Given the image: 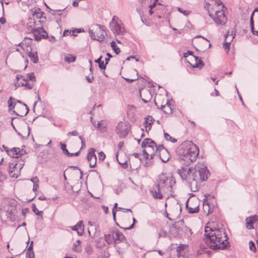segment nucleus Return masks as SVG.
Segmentation results:
<instances>
[{
  "mask_svg": "<svg viewBox=\"0 0 258 258\" xmlns=\"http://www.w3.org/2000/svg\"><path fill=\"white\" fill-rule=\"evenodd\" d=\"M156 154L159 157L161 160L166 163L169 160L170 158V154L168 151L164 148L163 145H159L158 148H156Z\"/></svg>",
  "mask_w": 258,
  "mask_h": 258,
  "instance_id": "nucleus-13",
  "label": "nucleus"
},
{
  "mask_svg": "<svg viewBox=\"0 0 258 258\" xmlns=\"http://www.w3.org/2000/svg\"><path fill=\"white\" fill-rule=\"evenodd\" d=\"M104 238L108 244H117L125 239L123 234L116 229L110 230L108 234L104 235Z\"/></svg>",
  "mask_w": 258,
  "mask_h": 258,
  "instance_id": "nucleus-9",
  "label": "nucleus"
},
{
  "mask_svg": "<svg viewBox=\"0 0 258 258\" xmlns=\"http://www.w3.org/2000/svg\"><path fill=\"white\" fill-rule=\"evenodd\" d=\"M111 47H112V49L114 50V52L118 54L120 52V49L117 47V45L116 44V43L115 41H112L111 43Z\"/></svg>",
  "mask_w": 258,
  "mask_h": 258,
  "instance_id": "nucleus-41",
  "label": "nucleus"
},
{
  "mask_svg": "<svg viewBox=\"0 0 258 258\" xmlns=\"http://www.w3.org/2000/svg\"><path fill=\"white\" fill-rule=\"evenodd\" d=\"M181 164L188 166L195 161L199 154V147L191 141H185L176 150Z\"/></svg>",
  "mask_w": 258,
  "mask_h": 258,
  "instance_id": "nucleus-2",
  "label": "nucleus"
},
{
  "mask_svg": "<svg viewBox=\"0 0 258 258\" xmlns=\"http://www.w3.org/2000/svg\"><path fill=\"white\" fill-rule=\"evenodd\" d=\"M164 138L167 141H170L171 142L174 143L176 142L177 140L171 137L168 133L164 132Z\"/></svg>",
  "mask_w": 258,
  "mask_h": 258,
  "instance_id": "nucleus-42",
  "label": "nucleus"
},
{
  "mask_svg": "<svg viewBox=\"0 0 258 258\" xmlns=\"http://www.w3.org/2000/svg\"><path fill=\"white\" fill-rule=\"evenodd\" d=\"M18 168L20 170L22 168L21 164L20 165L17 163L13 164L11 163L9 165V174L12 177H17V175L19 173Z\"/></svg>",
  "mask_w": 258,
  "mask_h": 258,
  "instance_id": "nucleus-20",
  "label": "nucleus"
},
{
  "mask_svg": "<svg viewBox=\"0 0 258 258\" xmlns=\"http://www.w3.org/2000/svg\"><path fill=\"white\" fill-rule=\"evenodd\" d=\"M175 183V180L171 175L163 174L159 175L157 184L163 190L164 194L172 196Z\"/></svg>",
  "mask_w": 258,
  "mask_h": 258,
  "instance_id": "nucleus-4",
  "label": "nucleus"
},
{
  "mask_svg": "<svg viewBox=\"0 0 258 258\" xmlns=\"http://www.w3.org/2000/svg\"><path fill=\"white\" fill-rule=\"evenodd\" d=\"M199 201L197 200H189V199L186 202V208L188 212L190 214L197 213L199 211Z\"/></svg>",
  "mask_w": 258,
  "mask_h": 258,
  "instance_id": "nucleus-14",
  "label": "nucleus"
},
{
  "mask_svg": "<svg viewBox=\"0 0 258 258\" xmlns=\"http://www.w3.org/2000/svg\"><path fill=\"white\" fill-rule=\"evenodd\" d=\"M95 26L98 28L99 31V32L96 33V35H100L101 33H103V32L105 30V27L103 25L96 24Z\"/></svg>",
  "mask_w": 258,
  "mask_h": 258,
  "instance_id": "nucleus-44",
  "label": "nucleus"
},
{
  "mask_svg": "<svg viewBox=\"0 0 258 258\" xmlns=\"http://www.w3.org/2000/svg\"><path fill=\"white\" fill-rule=\"evenodd\" d=\"M107 123L103 120L98 122L96 127L98 128L101 132H103L106 131Z\"/></svg>",
  "mask_w": 258,
  "mask_h": 258,
  "instance_id": "nucleus-36",
  "label": "nucleus"
},
{
  "mask_svg": "<svg viewBox=\"0 0 258 258\" xmlns=\"http://www.w3.org/2000/svg\"><path fill=\"white\" fill-rule=\"evenodd\" d=\"M130 126L125 122L120 121L115 127V132L120 138H125L128 134Z\"/></svg>",
  "mask_w": 258,
  "mask_h": 258,
  "instance_id": "nucleus-11",
  "label": "nucleus"
},
{
  "mask_svg": "<svg viewBox=\"0 0 258 258\" xmlns=\"http://www.w3.org/2000/svg\"><path fill=\"white\" fill-rule=\"evenodd\" d=\"M43 21L34 19V18L30 17L27 21L26 27L30 32L36 28L43 26Z\"/></svg>",
  "mask_w": 258,
  "mask_h": 258,
  "instance_id": "nucleus-16",
  "label": "nucleus"
},
{
  "mask_svg": "<svg viewBox=\"0 0 258 258\" xmlns=\"http://www.w3.org/2000/svg\"><path fill=\"white\" fill-rule=\"evenodd\" d=\"M96 150L94 148H90L87 154V160L89 166L91 168L95 167L97 162V157L95 154Z\"/></svg>",
  "mask_w": 258,
  "mask_h": 258,
  "instance_id": "nucleus-18",
  "label": "nucleus"
},
{
  "mask_svg": "<svg viewBox=\"0 0 258 258\" xmlns=\"http://www.w3.org/2000/svg\"><path fill=\"white\" fill-rule=\"evenodd\" d=\"M89 33L91 38L93 40L102 41L104 39V36L103 33H101L100 35H96L95 32H93V30L90 29Z\"/></svg>",
  "mask_w": 258,
  "mask_h": 258,
  "instance_id": "nucleus-28",
  "label": "nucleus"
},
{
  "mask_svg": "<svg viewBox=\"0 0 258 258\" xmlns=\"http://www.w3.org/2000/svg\"><path fill=\"white\" fill-rule=\"evenodd\" d=\"M99 67L101 70H105L106 68V64L103 61H101L99 63Z\"/></svg>",
  "mask_w": 258,
  "mask_h": 258,
  "instance_id": "nucleus-51",
  "label": "nucleus"
},
{
  "mask_svg": "<svg viewBox=\"0 0 258 258\" xmlns=\"http://www.w3.org/2000/svg\"><path fill=\"white\" fill-rule=\"evenodd\" d=\"M136 219L134 218H133V223L129 227L126 228V229L127 230H130V229H132L134 226V224L136 222Z\"/></svg>",
  "mask_w": 258,
  "mask_h": 258,
  "instance_id": "nucleus-56",
  "label": "nucleus"
},
{
  "mask_svg": "<svg viewBox=\"0 0 258 258\" xmlns=\"http://www.w3.org/2000/svg\"><path fill=\"white\" fill-rule=\"evenodd\" d=\"M249 247L250 250L255 252L256 250L254 243L252 241L249 242Z\"/></svg>",
  "mask_w": 258,
  "mask_h": 258,
  "instance_id": "nucleus-46",
  "label": "nucleus"
},
{
  "mask_svg": "<svg viewBox=\"0 0 258 258\" xmlns=\"http://www.w3.org/2000/svg\"><path fill=\"white\" fill-rule=\"evenodd\" d=\"M79 139L81 141V143H82V147L80 149V150H81L82 148H83L84 147H85V141H84V139L82 136H80Z\"/></svg>",
  "mask_w": 258,
  "mask_h": 258,
  "instance_id": "nucleus-54",
  "label": "nucleus"
},
{
  "mask_svg": "<svg viewBox=\"0 0 258 258\" xmlns=\"http://www.w3.org/2000/svg\"><path fill=\"white\" fill-rule=\"evenodd\" d=\"M140 96L142 101L144 103H147L151 100V95L149 90H143L142 92H140Z\"/></svg>",
  "mask_w": 258,
  "mask_h": 258,
  "instance_id": "nucleus-27",
  "label": "nucleus"
},
{
  "mask_svg": "<svg viewBox=\"0 0 258 258\" xmlns=\"http://www.w3.org/2000/svg\"><path fill=\"white\" fill-rule=\"evenodd\" d=\"M86 78L88 82H89L90 83H92L94 81V77H93V75H91V77H90V76H86Z\"/></svg>",
  "mask_w": 258,
  "mask_h": 258,
  "instance_id": "nucleus-50",
  "label": "nucleus"
},
{
  "mask_svg": "<svg viewBox=\"0 0 258 258\" xmlns=\"http://www.w3.org/2000/svg\"><path fill=\"white\" fill-rule=\"evenodd\" d=\"M204 239L207 246L213 250L224 249L229 245L228 237L222 225L209 222L205 227Z\"/></svg>",
  "mask_w": 258,
  "mask_h": 258,
  "instance_id": "nucleus-1",
  "label": "nucleus"
},
{
  "mask_svg": "<svg viewBox=\"0 0 258 258\" xmlns=\"http://www.w3.org/2000/svg\"><path fill=\"white\" fill-rule=\"evenodd\" d=\"M80 240H77L76 242L74 243L73 246V249L74 251L80 252L81 251V246H80Z\"/></svg>",
  "mask_w": 258,
  "mask_h": 258,
  "instance_id": "nucleus-40",
  "label": "nucleus"
},
{
  "mask_svg": "<svg viewBox=\"0 0 258 258\" xmlns=\"http://www.w3.org/2000/svg\"><path fill=\"white\" fill-rule=\"evenodd\" d=\"M210 175V172L207 166L204 164H201L196 167L191 175V178L193 181L203 182L206 180Z\"/></svg>",
  "mask_w": 258,
  "mask_h": 258,
  "instance_id": "nucleus-7",
  "label": "nucleus"
},
{
  "mask_svg": "<svg viewBox=\"0 0 258 258\" xmlns=\"http://www.w3.org/2000/svg\"><path fill=\"white\" fill-rule=\"evenodd\" d=\"M177 10L180 13H182L184 16H187L189 14V13L187 11L182 10L180 8H177Z\"/></svg>",
  "mask_w": 258,
  "mask_h": 258,
  "instance_id": "nucleus-49",
  "label": "nucleus"
},
{
  "mask_svg": "<svg viewBox=\"0 0 258 258\" xmlns=\"http://www.w3.org/2000/svg\"><path fill=\"white\" fill-rule=\"evenodd\" d=\"M185 60L189 64L188 66L192 68H199L201 69L204 65L203 61L194 55H191Z\"/></svg>",
  "mask_w": 258,
  "mask_h": 258,
  "instance_id": "nucleus-15",
  "label": "nucleus"
},
{
  "mask_svg": "<svg viewBox=\"0 0 258 258\" xmlns=\"http://www.w3.org/2000/svg\"><path fill=\"white\" fill-rule=\"evenodd\" d=\"M145 119V120L144 123V127H145L146 131L149 132L151 130L152 125L155 120L151 116H148Z\"/></svg>",
  "mask_w": 258,
  "mask_h": 258,
  "instance_id": "nucleus-25",
  "label": "nucleus"
},
{
  "mask_svg": "<svg viewBox=\"0 0 258 258\" xmlns=\"http://www.w3.org/2000/svg\"><path fill=\"white\" fill-rule=\"evenodd\" d=\"M222 5V2L220 0H205L204 8L217 25H224L227 22V18L223 10L218 8L220 6L223 8Z\"/></svg>",
  "mask_w": 258,
  "mask_h": 258,
  "instance_id": "nucleus-3",
  "label": "nucleus"
},
{
  "mask_svg": "<svg viewBox=\"0 0 258 258\" xmlns=\"http://www.w3.org/2000/svg\"><path fill=\"white\" fill-rule=\"evenodd\" d=\"M70 33V32L69 30H66L63 32V35L67 36V35H69Z\"/></svg>",
  "mask_w": 258,
  "mask_h": 258,
  "instance_id": "nucleus-63",
  "label": "nucleus"
},
{
  "mask_svg": "<svg viewBox=\"0 0 258 258\" xmlns=\"http://www.w3.org/2000/svg\"><path fill=\"white\" fill-rule=\"evenodd\" d=\"M156 148H158V146L155 144V146L153 147H148L147 149H144L143 151L144 157L145 159H153L156 154Z\"/></svg>",
  "mask_w": 258,
  "mask_h": 258,
  "instance_id": "nucleus-19",
  "label": "nucleus"
},
{
  "mask_svg": "<svg viewBox=\"0 0 258 258\" xmlns=\"http://www.w3.org/2000/svg\"><path fill=\"white\" fill-rule=\"evenodd\" d=\"M44 13L41 11L40 9H37L32 12L31 18H34V19L40 20L43 21V24L46 20V17L44 16Z\"/></svg>",
  "mask_w": 258,
  "mask_h": 258,
  "instance_id": "nucleus-22",
  "label": "nucleus"
},
{
  "mask_svg": "<svg viewBox=\"0 0 258 258\" xmlns=\"http://www.w3.org/2000/svg\"><path fill=\"white\" fill-rule=\"evenodd\" d=\"M124 143L123 142H119L118 144V148L119 149H121L122 147L123 146Z\"/></svg>",
  "mask_w": 258,
  "mask_h": 258,
  "instance_id": "nucleus-58",
  "label": "nucleus"
},
{
  "mask_svg": "<svg viewBox=\"0 0 258 258\" xmlns=\"http://www.w3.org/2000/svg\"><path fill=\"white\" fill-rule=\"evenodd\" d=\"M173 106H172L171 103L167 100L166 103L161 105V109L167 114H170L172 112Z\"/></svg>",
  "mask_w": 258,
  "mask_h": 258,
  "instance_id": "nucleus-29",
  "label": "nucleus"
},
{
  "mask_svg": "<svg viewBox=\"0 0 258 258\" xmlns=\"http://www.w3.org/2000/svg\"><path fill=\"white\" fill-rule=\"evenodd\" d=\"M31 181L34 183L36 184L38 183L39 181V179L37 176L33 177L31 179Z\"/></svg>",
  "mask_w": 258,
  "mask_h": 258,
  "instance_id": "nucleus-52",
  "label": "nucleus"
},
{
  "mask_svg": "<svg viewBox=\"0 0 258 258\" xmlns=\"http://www.w3.org/2000/svg\"><path fill=\"white\" fill-rule=\"evenodd\" d=\"M38 187V184H34L33 186V190L36 191Z\"/></svg>",
  "mask_w": 258,
  "mask_h": 258,
  "instance_id": "nucleus-59",
  "label": "nucleus"
},
{
  "mask_svg": "<svg viewBox=\"0 0 258 258\" xmlns=\"http://www.w3.org/2000/svg\"><path fill=\"white\" fill-rule=\"evenodd\" d=\"M38 199L39 200H41V201H45V200H47L46 198L44 196H43V195L40 196L38 198Z\"/></svg>",
  "mask_w": 258,
  "mask_h": 258,
  "instance_id": "nucleus-60",
  "label": "nucleus"
},
{
  "mask_svg": "<svg viewBox=\"0 0 258 258\" xmlns=\"http://www.w3.org/2000/svg\"><path fill=\"white\" fill-rule=\"evenodd\" d=\"M76 57L72 54H68L64 57V60L68 62H72L75 61Z\"/></svg>",
  "mask_w": 258,
  "mask_h": 258,
  "instance_id": "nucleus-38",
  "label": "nucleus"
},
{
  "mask_svg": "<svg viewBox=\"0 0 258 258\" xmlns=\"http://www.w3.org/2000/svg\"><path fill=\"white\" fill-rule=\"evenodd\" d=\"M154 198L158 199H162L163 198V190L157 184L156 188L152 191Z\"/></svg>",
  "mask_w": 258,
  "mask_h": 258,
  "instance_id": "nucleus-26",
  "label": "nucleus"
},
{
  "mask_svg": "<svg viewBox=\"0 0 258 258\" xmlns=\"http://www.w3.org/2000/svg\"><path fill=\"white\" fill-rule=\"evenodd\" d=\"M181 231H183V233L185 236L190 237L192 234L191 229L185 225H182Z\"/></svg>",
  "mask_w": 258,
  "mask_h": 258,
  "instance_id": "nucleus-34",
  "label": "nucleus"
},
{
  "mask_svg": "<svg viewBox=\"0 0 258 258\" xmlns=\"http://www.w3.org/2000/svg\"><path fill=\"white\" fill-rule=\"evenodd\" d=\"M29 53V56L30 58V60L33 61L34 63H36L38 61V57L37 55V52L36 51H31Z\"/></svg>",
  "mask_w": 258,
  "mask_h": 258,
  "instance_id": "nucleus-35",
  "label": "nucleus"
},
{
  "mask_svg": "<svg viewBox=\"0 0 258 258\" xmlns=\"http://www.w3.org/2000/svg\"><path fill=\"white\" fill-rule=\"evenodd\" d=\"M167 235V232L163 229H160L159 233V237H165Z\"/></svg>",
  "mask_w": 258,
  "mask_h": 258,
  "instance_id": "nucleus-48",
  "label": "nucleus"
},
{
  "mask_svg": "<svg viewBox=\"0 0 258 258\" xmlns=\"http://www.w3.org/2000/svg\"><path fill=\"white\" fill-rule=\"evenodd\" d=\"M109 28L112 33L115 36H124L126 33V30L124 25L119 18L114 16L109 23Z\"/></svg>",
  "mask_w": 258,
  "mask_h": 258,
  "instance_id": "nucleus-8",
  "label": "nucleus"
},
{
  "mask_svg": "<svg viewBox=\"0 0 258 258\" xmlns=\"http://www.w3.org/2000/svg\"><path fill=\"white\" fill-rule=\"evenodd\" d=\"M71 228L72 230L77 232V234L79 236L82 235L84 230V226L82 221H79L76 225L71 226Z\"/></svg>",
  "mask_w": 258,
  "mask_h": 258,
  "instance_id": "nucleus-23",
  "label": "nucleus"
},
{
  "mask_svg": "<svg viewBox=\"0 0 258 258\" xmlns=\"http://www.w3.org/2000/svg\"><path fill=\"white\" fill-rule=\"evenodd\" d=\"M258 217L256 215L250 216L246 219V228L249 229H252L254 228L253 223L257 221Z\"/></svg>",
  "mask_w": 258,
  "mask_h": 258,
  "instance_id": "nucleus-24",
  "label": "nucleus"
},
{
  "mask_svg": "<svg viewBox=\"0 0 258 258\" xmlns=\"http://www.w3.org/2000/svg\"><path fill=\"white\" fill-rule=\"evenodd\" d=\"M235 36V34L234 33L233 31H231V35H230V39L229 41H227L228 35L225 36V40L224 41V43L223 44V48L225 50V51L228 52L229 50V45Z\"/></svg>",
  "mask_w": 258,
  "mask_h": 258,
  "instance_id": "nucleus-30",
  "label": "nucleus"
},
{
  "mask_svg": "<svg viewBox=\"0 0 258 258\" xmlns=\"http://www.w3.org/2000/svg\"><path fill=\"white\" fill-rule=\"evenodd\" d=\"M155 143L151 139L146 138L143 140L142 143V147L144 149L147 148V147H153L155 146Z\"/></svg>",
  "mask_w": 258,
  "mask_h": 258,
  "instance_id": "nucleus-31",
  "label": "nucleus"
},
{
  "mask_svg": "<svg viewBox=\"0 0 258 258\" xmlns=\"http://www.w3.org/2000/svg\"><path fill=\"white\" fill-rule=\"evenodd\" d=\"M35 80V76L33 73L27 74L25 76L17 75L15 86L16 88L25 86L28 89H31L34 86Z\"/></svg>",
  "mask_w": 258,
  "mask_h": 258,
  "instance_id": "nucleus-6",
  "label": "nucleus"
},
{
  "mask_svg": "<svg viewBox=\"0 0 258 258\" xmlns=\"http://www.w3.org/2000/svg\"><path fill=\"white\" fill-rule=\"evenodd\" d=\"M117 157H118V153H117L116 154V157L117 158V160L118 161V163L120 165H121L123 168H124V169L126 168L127 167V164L126 161H125L124 162H121L120 160L118 159Z\"/></svg>",
  "mask_w": 258,
  "mask_h": 258,
  "instance_id": "nucleus-45",
  "label": "nucleus"
},
{
  "mask_svg": "<svg viewBox=\"0 0 258 258\" xmlns=\"http://www.w3.org/2000/svg\"><path fill=\"white\" fill-rule=\"evenodd\" d=\"M105 158V155L103 152H100L98 153V161L99 162L103 161Z\"/></svg>",
  "mask_w": 258,
  "mask_h": 258,
  "instance_id": "nucleus-47",
  "label": "nucleus"
},
{
  "mask_svg": "<svg viewBox=\"0 0 258 258\" xmlns=\"http://www.w3.org/2000/svg\"><path fill=\"white\" fill-rule=\"evenodd\" d=\"M8 104L9 110L12 111L13 109H15L13 112L20 116L26 115L29 110L28 107L25 104L22 103L20 101L16 100L12 97L8 100Z\"/></svg>",
  "mask_w": 258,
  "mask_h": 258,
  "instance_id": "nucleus-5",
  "label": "nucleus"
},
{
  "mask_svg": "<svg viewBox=\"0 0 258 258\" xmlns=\"http://www.w3.org/2000/svg\"><path fill=\"white\" fill-rule=\"evenodd\" d=\"M138 77H137V78H135V79H125V80H126V81H127L128 82H134V81H136L138 79Z\"/></svg>",
  "mask_w": 258,
  "mask_h": 258,
  "instance_id": "nucleus-61",
  "label": "nucleus"
},
{
  "mask_svg": "<svg viewBox=\"0 0 258 258\" xmlns=\"http://www.w3.org/2000/svg\"><path fill=\"white\" fill-rule=\"evenodd\" d=\"M15 208L8 205H5L3 208L0 209V217L3 219V215L5 214L8 220L13 221L15 219L14 211Z\"/></svg>",
  "mask_w": 258,
  "mask_h": 258,
  "instance_id": "nucleus-10",
  "label": "nucleus"
},
{
  "mask_svg": "<svg viewBox=\"0 0 258 258\" xmlns=\"http://www.w3.org/2000/svg\"><path fill=\"white\" fill-rule=\"evenodd\" d=\"M117 209L119 210H123V212H127V211H130L131 212H132V210L130 209H123V208H120V207L117 208Z\"/></svg>",
  "mask_w": 258,
  "mask_h": 258,
  "instance_id": "nucleus-57",
  "label": "nucleus"
},
{
  "mask_svg": "<svg viewBox=\"0 0 258 258\" xmlns=\"http://www.w3.org/2000/svg\"><path fill=\"white\" fill-rule=\"evenodd\" d=\"M49 41L51 42H55L56 41V39H55V38L52 36L50 38H49Z\"/></svg>",
  "mask_w": 258,
  "mask_h": 258,
  "instance_id": "nucleus-64",
  "label": "nucleus"
},
{
  "mask_svg": "<svg viewBox=\"0 0 258 258\" xmlns=\"http://www.w3.org/2000/svg\"><path fill=\"white\" fill-rule=\"evenodd\" d=\"M6 22V19L5 18H4L3 17H2V18H0V23H1L2 24H4Z\"/></svg>",
  "mask_w": 258,
  "mask_h": 258,
  "instance_id": "nucleus-62",
  "label": "nucleus"
},
{
  "mask_svg": "<svg viewBox=\"0 0 258 258\" xmlns=\"http://www.w3.org/2000/svg\"><path fill=\"white\" fill-rule=\"evenodd\" d=\"M193 55L192 52L190 51H188L187 53L184 54V57L186 58H188L189 56Z\"/></svg>",
  "mask_w": 258,
  "mask_h": 258,
  "instance_id": "nucleus-53",
  "label": "nucleus"
},
{
  "mask_svg": "<svg viewBox=\"0 0 258 258\" xmlns=\"http://www.w3.org/2000/svg\"><path fill=\"white\" fill-rule=\"evenodd\" d=\"M182 227L175 225V226L171 228L170 232L172 234H174L175 236L176 235H182L183 234V231H181Z\"/></svg>",
  "mask_w": 258,
  "mask_h": 258,
  "instance_id": "nucleus-33",
  "label": "nucleus"
},
{
  "mask_svg": "<svg viewBox=\"0 0 258 258\" xmlns=\"http://www.w3.org/2000/svg\"><path fill=\"white\" fill-rule=\"evenodd\" d=\"M194 171V169L192 168H187L185 167H181L180 169L177 170V173L182 179L190 182L192 180L191 175L193 174Z\"/></svg>",
  "mask_w": 258,
  "mask_h": 258,
  "instance_id": "nucleus-12",
  "label": "nucleus"
},
{
  "mask_svg": "<svg viewBox=\"0 0 258 258\" xmlns=\"http://www.w3.org/2000/svg\"><path fill=\"white\" fill-rule=\"evenodd\" d=\"M71 135L72 136H76L78 135V133L77 131H74L73 132H69L68 134V135Z\"/></svg>",
  "mask_w": 258,
  "mask_h": 258,
  "instance_id": "nucleus-55",
  "label": "nucleus"
},
{
  "mask_svg": "<svg viewBox=\"0 0 258 258\" xmlns=\"http://www.w3.org/2000/svg\"><path fill=\"white\" fill-rule=\"evenodd\" d=\"M31 32L33 34L34 39L37 41L40 40L42 38H45L47 36V33L43 28V26L36 28Z\"/></svg>",
  "mask_w": 258,
  "mask_h": 258,
  "instance_id": "nucleus-17",
  "label": "nucleus"
},
{
  "mask_svg": "<svg viewBox=\"0 0 258 258\" xmlns=\"http://www.w3.org/2000/svg\"><path fill=\"white\" fill-rule=\"evenodd\" d=\"M32 41V38L26 37L21 43H19L18 45L20 46L24 51L29 52V48L30 47Z\"/></svg>",
  "mask_w": 258,
  "mask_h": 258,
  "instance_id": "nucleus-21",
  "label": "nucleus"
},
{
  "mask_svg": "<svg viewBox=\"0 0 258 258\" xmlns=\"http://www.w3.org/2000/svg\"><path fill=\"white\" fill-rule=\"evenodd\" d=\"M9 155L13 158H18L20 156L22 155V154H21V150L20 148H13L10 150Z\"/></svg>",
  "mask_w": 258,
  "mask_h": 258,
  "instance_id": "nucleus-32",
  "label": "nucleus"
},
{
  "mask_svg": "<svg viewBox=\"0 0 258 258\" xmlns=\"http://www.w3.org/2000/svg\"><path fill=\"white\" fill-rule=\"evenodd\" d=\"M60 147H61V149L62 150L63 153H64V154L66 155L67 156H68L69 157L73 156V154H71L68 151V150L67 149V146H66V144H63L62 143H60Z\"/></svg>",
  "mask_w": 258,
  "mask_h": 258,
  "instance_id": "nucleus-39",
  "label": "nucleus"
},
{
  "mask_svg": "<svg viewBox=\"0 0 258 258\" xmlns=\"http://www.w3.org/2000/svg\"><path fill=\"white\" fill-rule=\"evenodd\" d=\"M250 27L252 33L254 35L258 36V31H255L254 28V21L253 19V14H251L250 18Z\"/></svg>",
  "mask_w": 258,
  "mask_h": 258,
  "instance_id": "nucleus-37",
  "label": "nucleus"
},
{
  "mask_svg": "<svg viewBox=\"0 0 258 258\" xmlns=\"http://www.w3.org/2000/svg\"><path fill=\"white\" fill-rule=\"evenodd\" d=\"M32 211L35 213V214L38 216H40L41 218H42V211H39L36 205L35 204H33L32 206Z\"/></svg>",
  "mask_w": 258,
  "mask_h": 258,
  "instance_id": "nucleus-43",
  "label": "nucleus"
}]
</instances>
